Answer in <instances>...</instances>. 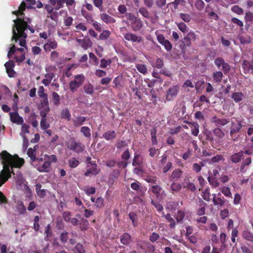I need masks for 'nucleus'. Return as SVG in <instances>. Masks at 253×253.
Masks as SVG:
<instances>
[{
  "label": "nucleus",
  "mask_w": 253,
  "mask_h": 253,
  "mask_svg": "<svg viewBox=\"0 0 253 253\" xmlns=\"http://www.w3.org/2000/svg\"><path fill=\"white\" fill-rule=\"evenodd\" d=\"M30 119L31 120V124L33 127H36L38 126V121L36 120V115L35 113H31Z\"/></svg>",
  "instance_id": "69168bd1"
},
{
  "label": "nucleus",
  "mask_w": 253,
  "mask_h": 253,
  "mask_svg": "<svg viewBox=\"0 0 253 253\" xmlns=\"http://www.w3.org/2000/svg\"><path fill=\"white\" fill-rule=\"evenodd\" d=\"M27 155L30 158L32 165L33 164H34L39 159L36 157L35 149H33L32 148H29L27 151Z\"/></svg>",
  "instance_id": "393cba45"
},
{
  "label": "nucleus",
  "mask_w": 253,
  "mask_h": 253,
  "mask_svg": "<svg viewBox=\"0 0 253 253\" xmlns=\"http://www.w3.org/2000/svg\"><path fill=\"white\" fill-rule=\"evenodd\" d=\"M202 196L205 200H206L207 201H209L210 200V197H211L210 188H207L205 189H204V191L202 192Z\"/></svg>",
  "instance_id": "864d4df0"
},
{
  "label": "nucleus",
  "mask_w": 253,
  "mask_h": 253,
  "mask_svg": "<svg viewBox=\"0 0 253 253\" xmlns=\"http://www.w3.org/2000/svg\"><path fill=\"white\" fill-rule=\"evenodd\" d=\"M120 241L124 245H128L131 242V236L127 233H124L120 237Z\"/></svg>",
  "instance_id": "a878e982"
},
{
  "label": "nucleus",
  "mask_w": 253,
  "mask_h": 253,
  "mask_svg": "<svg viewBox=\"0 0 253 253\" xmlns=\"http://www.w3.org/2000/svg\"><path fill=\"white\" fill-rule=\"evenodd\" d=\"M245 74L253 72V59L251 61L244 60L242 64Z\"/></svg>",
  "instance_id": "dca6fc26"
},
{
  "label": "nucleus",
  "mask_w": 253,
  "mask_h": 253,
  "mask_svg": "<svg viewBox=\"0 0 253 253\" xmlns=\"http://www.w3.org/2000/svg\"><path fill=\"white\" fill-rule=\"evenodd\" d=\"M242 235L245 240L253 242V233L248 230H246L243 232Z\"/></svg>",
  "instance_id": "c9c22d12"
},
{
  "label": "nucleus",
  "mask_w": 253,
  "mask_h": 253,
  "mask_svg": "<svg viewBox=\"0 0 253 253\" xmlns=\"http://www.w3.org/2000/svg\"><path fill=\"white\" fill-rule=\"evenodd\" d=\"M26 9V2L23 1L18 7V9L12 11V13L17 16V18L13 20L14 24L12 27V40H14L17 42L19 40V45L22 47H26L25 39L27 35L25 30L28 29L31 33L35 32V30L27 24V22L24 21L23 18L24 11Z\"/></svg>",
  "instance_id": "f03ea898"
},
{
  "label": "nucleus",
  "mask_w": 253,
  "mask_h": 253,
  "mask_svg": "<svg viewBox=\"0 0 253 253\" xmlns=\"http://www.w3.org/2000/svg\"><path fill=\"white\" fill-rule=\"evenodd\" d=\"M213 133L216 136L220 138H223L225 135V133L221 129V127H216L213 130Z\"/></svg>",
  "instance_id": "79ce46f5"
},
{
  "label": "nucleus",
  "mask_w": 253,
  "mask_h": 253,
  "mask_svg": "<svg viewBox=\"0 0 253 253\" xmlns=\"http://www.w3.org/2000/svg\"><path fill=\"white\" fill-rule=\"evenodd\" d=\"M143 24L142 20L138 18H136L131 22V27L133 31L136 32L139 31L142 27Z\"/></svg>",
  "instance_id": "6ab92c4d"
},
{
  "label": "nucleus",
  "mask_w": 253,
  "mask_h": 253,
  "mask_svg": "<svg viewBox=\"0 0 253 253\" xmlns=\"http://www.w3.org/2000/svg\"><path fill=\"white\" fill-rule=\"evenodd\" d=\"M242 126L241 120H237L235 118H231L230 131V136L232 137L235 134L239 132L242 128Z\"/></svg>",
  "instance_id": "0eeeda50"
},
{
  "label": "nucleus",
  "mask_w": 253,
  "mask_h": 253,
  "mask_svg": "<svg viewBox=\"0 0 253 253\" xmlns=\"http://www.w3.org/2000/svg\"><path fill=\"white\" fill-rule=\"evenodd\" d=\"M244 95L241 92H234L231 96V98L236 103H239L243 99Z\"/></svg>",
  "instance_id": "7c9ffc66"
},
{
  "label": "nucleus",
  "mask_w": 253,
  "mask_h": 253,
  "mask_svg": "<svg viewBox=\"0 0 253 253\" xmlns=\"http://www.w3.org/2000/svg\"><path fill=\"white\" fill-rule=\"evenodd\" d=\"M84 90L86 94H92L94 92V87L91 84L89 83L84 85Z\"/></svg>",
  "instance_id": "4c0bfd02"
},
{
  "label": "nucleus",
  "mask_w": 253,
  "mask_h": 253,
  "mask_svg": "<svg viewBox=\"0 0 253 253\" xmlns=\"http://www.w3.org/2000/svg\"><path fill=\"white\" fill-rule=\"evenodd\" d=\"M100 171V169L98 168L97 165L95 162H94L92 164H88L86 171L84 173V175L86 176H90L91 175H96L98 174Z\"/></svg>",
  "instance_id": "9d476101"
},
{
  "label": "nucleus",
  "mask_w": 253,
  "mask_h": 253,
  "mask_svg": "<svg viewBox=\"0 0 253 253\" xmlns=\"http://www.w3.org/2000/svg\"><path fill=\"white\" fill-rule=\"evenodd\" d=\"M111 35V32L108 30H104L99 35V39L101 40H107Z\"/></svg>",
  "instance_id": "49530a36"
},
{
  "label": "nucleus",
  "mask_w": 253,
  "mask_h": 253,
  "mask_svg": "<svg viewBox=\"0 0 253 253\" xmlns=\"http://www.w3.org/2000/svg\"><path fill=\"white\" fill-rule=\"evenodd\" d=\"M101 19L106 24L115 23L116 19L105 13H101L100 15Z\"/></svg>",
  "instance_id": "5701e85b"
},
{
  "label": "nucleus",
  "mask_w": 253,
  "mask_h": 253,
  "mask_svg": "<svg viewBox=\"0 0 253 253\" xmlns=\"http://www.w3.org/2000/svg\"><path fill=\"white\" fill-rule=\"evenodd\" d=\"M163 216H165L167 221L170 223L169 225V227L172 229H174L175 227L176 223L174 219L172 217L171 215L169 213H168L165 215L163 212Z\"/></svg>",
  "instance_id": "c85d7f7f"
},
{
  "label": "nucleus",
  "mask_w": 253,
  "mask_h": 253,
  "mask_svg": "<svg viewBox=\"0 0 253 253\" xmlns=\"http://www.w3.org/2000/svg\"><path fill=\"white\" fill-rule=\"evenodd\" d=\"M61 116L62 119L70 121L71 120V114L68 109H63L61 111Z\"/></svg>",
  "instance_id": "37998d69"
},
{
  "label": "nucleus",
  "mask_w": 253,
  "mask_h": 253,
  "mask_svg": "<svg viewBox=\"0 0 253 253\" xmlns=\"http://www.w3.org/2000/svg\"><path fill=\"white\" fill-rule=\"evenodd\" d=\"M183 173V171L179 169H176L172 172L169 179L171 181H177L181 177Z\"/></svg>",
  "instance_id": "412c9836"
},
{
  "label": "nucleus",
  "mask_w": 253,
  "mask_h": 253,
  "mask_svg": "<svg viewBox=\"0 0 253 253\" xmlns=\"http://www.w3.org/2000/svg\"><path fill=\"white\" fill-rule=\"evenodd\" d=\"M76 41L80 43L84 50H87L92 46V42L88 38H84L83 39H77Z\"/></svg>",
  "instance_id": "4468645a"
},
{
  "label": "nucleus",
  "mask_w": 253,
  "mask_h": 253,
  "mask_svg": "<svg viewBox=\"0 0 253 253\" xmlns=\"http://www.w3.org/2000/svg\"><path fill=\"white\" fill-rule=\"evenodd\" d=\"M196 35L195 33L192 31L188 32L187 35L184 37L181 42L183 46V49H186L188 47L191 46V41L196 40Z\"/></svg>",
  "instance_id": "6e6552de"
},
{
  "label": "nucleus",
  "mask_w": 253,
  "mask_h": 253,
  "mask_svg": "<svg viewBox=\"0 0 253 253\" xmlns=\"http://www.w3.org/2000/svg\"><path fill=\"white\" fill-rule=\"evenodd\" d=\"M243 158V151H240L238 153L233 154L230 157V160L232 163H237Z\"/></svg>",
  "instance_id": "bb28decb"
},
{
  "label": "nucleus",
  "mask_w": 253,
  "mask_h": 253,
  "mask_svg": "<svg viewBox=\"0 0 253 253\" xmlns=\"http://www.w3.org/2000/svg\"><path fill=\"white\" fill-rule=\"evenodd\" d=\"M179 89V87L177 85H173L168 89L167 92L166 99L168 101L172 100L176 96Z\"/></svg>",
  "instance_id": "9b49d317"
},
{
  "label": "nucleus",
  "mask_w": 253,
  "mask_h": 253,
  "mask_svg": "<svg viewBox=\"0 0 253 253\" xmlns=\"http://www.w3.org/2000/svg\"><path fill=\"white\" fill-rule=\"evenodd\" d=\"M211 7L208 5L206 8L205 11L208 13V16L210 19L217 20L219 18L218 15L212 10H210Z\"/></svg>",
  "instance_id": "c756f323"
},
{
  "label": "nucleus",
  "mask_w": 253,
  "mask_h": 253,
  "mask_svg": "<svg viewBox=\"0 0 253 253\" xmlns=\"http://www.w3.org/2000/svg\"><path fill=\"white\" fill-rule=\"evenodd\" d=\"M128 216L132 221L133 225L136 227L138 224L137 214L134 212H131L129 213Z\"/></svg>",
  "instance_id": "ea45409f"
},
{
  "label": "nucleus",
  "mask_w": 253,
  "mask_h": 253,
  "mask_svg": "<svg viewBox=\"0 0 253 253\" xmlns=\"http://www.w3.org/2000/svg\"><path fill=\"white\" fill-rule=\"evenodd\" d=\"M193 128L191 129V133L193 135L197 136L199 132V125L197 123L194 122L193 123Z\"/></svg>",
  "instance_id": "bf43d9fd"
},
{
  "label": "nucleus",
  "mask_w": 253,
  "mask_h": 253,
  "mask_svg": "<svg viewBox=\"0 0 253 253\" xmlns=\"http://www.w3.org/2000/svg\"><path fill=\"white\" fill-rule=\"evenodd\" d=\"M221 192L227 197H232V194L229 187L223 186L219 188Z\"/></svg>",
  "instance_id": "de8ad7c7"
},
{
  "label": "nucleus",
  "mask_w": 253,
  "mask_h": 253,
  "mask_svg": "<svg viewBox=\"0 0 253 253\" xmlns=\"http://www.w3.org/2000/svg\"><path fill=\"white\" fill-rule=\"evenodd\" d=\"M145 249H144L145 253H149L154 252L155 248L154 245L150 243L147 242L146 243Z\"/></svg>",
  "instance_id": "8fccbe9b"
},
{
  "label": "nucleus",
  "mask_w": 253,
  "mask_h": 253,
  "mask_svg": "<svg viewBox=\"0 0 253 253\" xmlns=\"http://www.w3.org/2000/svg\"><path fill=\"white\" fill-rule=\"evenodd\" d=\"M75 249L78 253H85V251L82 244L78 243L76 244Z\"/></svg>",
  "instance_id": "774afa93"
},
{
  "label": "nucleus",
  "mask_w": 253,
  "mask_h": 253,
  "mask_svg": "<svg viewBox=\"0 0 253 253\" xmlns=\"http://www.w3.org/2000/svg\"><path fill=\"white\" fill-rule=\"evenodd\" d=\"M44 157L47 161H49L48 162H50V164L51 163H56L57 161V157L55 155H48L45 154Z\"/></svg>",
  "instance_id": "4d7b16f0"
},
{
  "label": "nucleus",
  "mask_w": 253,
  "mask_h": 253,
  "mask_svg": "<svg viewBox=\"0 0 253 253\" xmlns=\"http://www.w3.org/2000/svg\"><path fill=\"white\" fill-rule=\"evenodd\" d=\"M208 180L210 183V184L213 188H216L219 186V182L218 181L217 179L212 176H209L208 177Z\"/></svg>",
  "instance_id": "2f4dec72"
},
{
  "label": "nucleus",
  "mask_w": 253,
  "mask_h": 253,
  "mask_svg": "<svg viewBox=\"0 0 253 253\" xmlns=\"http://www.w3.org/2000/svg\"><path fill=\"white\" fill-rule=\"evenodd\" d=\"M143 164V159L141 155L137 153H135L132 165L133 167H142Z\"/></svg>",
  "instance_id": "f3484780"
},
{
  "label": "nucleus",
  "mask_w": 253,
  "mask_h": 253,
  "mask_svg": "<svg viewBox=\"0 0 253 253\" xmlns=\"http://www.w3.org/2000/svg\"><path fill=\"white\" fill-rule=\"evenodd\" d=\"M88 120V118L86 117L80 116L73 119L72 122L73 125L75 127H78L82 126L84 124V122Z\"/></svg>",
  "instance_id": "aec40b11"
},
{
  "label": "nucleus",
  "mask_w": 253,
  "mask_h": 253,
  "mask_svg": "<svg viewBox=\"0 0 253 253\" xmlns=\"http://www.w3.org/2000/svg\"><path fill=\"white\" fill-rule=\"evenodd\" d=\"M194 5L195 8L198 11H202L204 9L205 3L202 0H197Z\"/></svg>",
  "instance_id": "f704fd0d"
},
{
  "label": "nucleus",
  "mask_w": 253,
  "mask_h": 253,
  "mask_svg": "<svg viewBox=\"0 0 253 253\" xmlns=\"http://www.w3.org/2000/svg\"><path fill=\"white\" fill-rule=\"evenodd\" d=\"M117 136V133L114 130H108L104 132L102 137L106 140L111 141L114 139Z\"/></svg>",
  "instance_id": "4be33fe9"
},
{
  "label": "nucleus",
  "mask_w": 253,
  "mask_h": 253,
  "mask_svg": "<svg viewBox=\"0 0 253 253\" xmlns=\"http://www.w3.org/2000/svg\"><path fill=\"white\" fill-rule=\"evenodd\" d=\"M44 157L39 158L33 166L40 172H49L51 169V164Z\"/></svg>",
  "instance_id": "20e7f679"
},
{
  "label": "nucleus",
  "mask_w": 253,
  "mask_h": 253,
  "mask_svg": "<svg viewBox=\"0 0 253 253\" xmlns=\"http://www.w3.org/2000/svg\"><path fill=\"white\" fill-rule=\"evenodd\" d=\"M210 122L213 124L216 127L221 128L230 122V119L229 118H220L215 115L211 118Z\"/></svg>",
  "instance_id": "1a4fd4ad"
},
{
  "label": "nucleus",
  "mask_w": 253,
  "mask_h": 253,
  "mask_svg": "<svg viewBox=\"0 0 253 253\" xmlns=\"http://www.w3.org/2000/svg\"><path fill=\"white\" fill-rule=\"evenodd\" d=\"M63 22L66 26L69 27L72 24L73 18L71 16H66Z\"/></svg>",
  "instance_id": "338daca9"
},
{
  "label": "nucleus",
  "mask_w": 253,
  "mask_h": 253,
  "mask_svg": "<svg viewBox=\"0 0 253 253\" xmlns=\"http://www.w3.org/2000/svg\"><path fill=\"white\" fill-rule=\"evenodd\" d=\"M225 159L222 155H217L215 156L212 157L210 160V164H214L218 163L220 161H224Z\"/></svg>",
  "instance_id": "a18cd8bd"
},
{
  "label": "nucleus",
  "mask_w": 253,
  "mask_h": 253,
  "mask_svg": "<svg viewBox=\"0 0 253 253\" xmlns=\"http://www.w3.org/2000/svg\"><path fill=\"white\" fill-rule=\"evenodd\" d=\"M42 185L40 184H37L36 185V191L37 195L41 198H43L46 195V190L42 189Z\"/></svg>",
  "instance_id": "473e14b6"
},
{
  "label": "nucleus",
  "mask_w": 253,
  "mask_h": 253,
  "mask_svg": "<svg viewBox=\"0 0 253 253\" xmlns=\"http://www.w3.org/2000/svg\"><path fill=\"white\" fill-rule=\"evenodd\" d=\"M177 26L178 29L183 33L188 32L189 28L184 23L180 22L178 23H177Z\"/></svg>",
  "instance_id": "603ef678"
},
{
  "label": "nucleus",
  "mask_w": 253,
  "mask_h": 253,
  "mask_svg": "<svg viewBox=\"0 0 253 253\" xmlns=\"http://www.w3.org/2000/svg\"><path fill=\"white\" fill-rule=\"evenodd\" d=\"M130 187L133 190L137 191V193L141 197L144 196L146 189L143 187L138 181L133 182L131 183Z\"/></svg>",
  "instance_id": "ddd939ff"
},
{
  "label": "nucleus",
  "mask_w": 253,
  "mask_h": 253,
  "mask_svg": "<svg viewBox=\"0 0 253 253\" xmlns=\"http://www.w3.org/2000/svg\"><path fill=\"white\" fill-rule=\"evenodd\" d=\"M0 161L3 165V169L0 174V186H2L10 177L9 167L20 168L24 163L22 158H20L17 155H11L6 151L3 150L0 153ZM8 203L7 198L0 191V205Z\"/></svg>",
  "instance_id": "f257e3e1"
},
{
  "label": "nucleus",
  "mask_w": 253,
  "mask_h": 253,
  "mask_svg": "<svg viewBox=\"0 0 253 253\" xmlns=\"http://www.w3.org/2000/svg\"><path fill=\"white\" fill-rule=\"evenodd\" d=\"M74 78V80L71 81L69 83V88L72 92L75 91L82 85L85 80V77L82 74L76 75Z\"/></svg>",
  "instance_id": "423d86ee"
},
{
  "label": "nucleus",
  "mask_w": 253,
  "mask_h": 253,
  "mask_svg": "<svg viewBox=\"0 0 253 253\" xmlns=\"http://www.w3.org/2000/svg\"><path fill=\"white\" fill-rule=\"evenodd\" d=\"M162 189V187L158 185H153L151 187L152 191L156 197H158L160 195Z\"/></svg>",
  "instance_id": "5fc2aeb1"
},
{
  "label": "nucleus",
  "mask_w": 253,
  "mask_h": 253,
  "mask_svg": "<svg viewBox=\"0 0 253 253\" xmlns=\"http://www.w3.org/2000/svg\"><path fill=\"white\" fill-rule=\"evenodd\" d=\"M9 116L10 121L17 125H22L23 124L24 120L22 117H20L17 112H10Z\"/></svg>",
  "instance_id": "2eb2a0df"
},
{
  "label": "nucleus",
  "mask_w": 253,
  "mask_h": 253,
  "mask_svg": "<svg viewBox=\"0 0 253 253\" xmlns=\"http://www.w3.org/2000/svg\"><path fill=\"white\" fill-rule=\"evenodd\" d=\"M68 164L70 168H76L79 165L80 162L75 157H73L68 160Z\"/></svg>",
  "instance_id": "58836bf2"
},
{
  "label": "nucleus",
  "mask_w": 253,
  "mask_h": 253,
  "mask_svg": "<svg viewBox=\"0 0 253 253\" xmlns=\"http://www.w3.org/2000/svg\"><path fill=\"white\" fill-rule=\"evenodd\" d=\"M58 43L55 40H48L47 42L43 45V49L46 52H49L52 49H55L57 47Z\"/></svg>",
  "instance_id": "a211bd4d"
},
{
  "label": "nucleus",
  "mask_w": 253,
  "mask_h": 253,
  "mask_svg": "<svg viewBox=\"0 0 253 253\" xmlns=\"http://www.w3.org/2000/svg\"><path fill=\"white\" fill-rule=\"evenodd\" d=\"M80 131L86 138H90L91 130L88 126H82L81 128Z\"/></svg>",
  "instance_id": "72a5a7b5"
},
{
  "label": "nucleus",
  "mask_w": 253,
  "mask_h": 253,
  "mask_svg": "<svg viewBox=\"0 0 253 253\" xmlns=\"http://www.w3.org/2000/svg\"><path fill=\"white\" fill-rule=\"evenodd\" d=\"M137 70L141 73L146 75L147 73V68L145 65L138 64L136 65Z\"/></svg>",
  "instance_id": "09e8293b"
},
{
  "label": "nucleus",
  "mask_w": 253,
  "mask_h": 253,
  "mask_svg": "<svg viewBox=\"0 0 253 253\" xmlns=\"http://www.w3.org/2000/svg\"><path fill=\"white\" fill-rule=\"evenodd\" d=\"M182 189V185L177 182H173L171 184L170 186V191L171 193L174 194L180 191Z\"/></svg>",
  "instance_id": "cd10ccee"
},
{
  "label": "nucleus",
  "mask_w": 253,
  "mask_h": 253,
  "mask_svg": "<svg viewBox=\"0 0 253 253\" xmlns=\"http://www.w3.org/2000/svg\"><path fill=\"white\" fill-rule=\"evenodd\" d=\"M88 55L90 63L94 65L97 66L99 64V61L95 55L92 52H89Z\"/></svg>",
  "instance_id": "e433bc0d"
},
{
  "label": "nucleus",
  "mask_w": 253,
  "mask_h": 253,
  "mask_svg": "<svg viewBox=\"0 0 253 253\" xmlns=\"http://www.w3.org/2000/svg\"><path fill=\"white\" fill-rule=\"evenodd\" d=\"M89 225L88 221L87 219L83 218L80 223V228L82 231L86 230L88 228Z\"/></svg>",
  "instance_id": "13d9d810"
},
{
  "label": "nucleus",
  "mask_w": 253,
  "mask_h": 253,
  "mask_svg": "<svg viewBox=\"0 0 253 253\" xmlns=\"http://www.w3.org/2000/svg\"><path fill=\"white\" fill-rule=\"evenodd\" d=\"M212 202L214 205L222 207L225 205L226 200L223 197H216L215 194H213Z\"/></svg>",
  "instance_id": "b1692460"
},
{
  "label": "nucleus",
  "mask_w": 253,
  "mask_h": 253,
  "mask_svg": "<svg viewBox=\"0 0 253 253\" xmlns=\"http://www.w3.org/2000/svg\"><path fill=\"white\" fill-rule=\"evenodd\" d=\"M139 12L144 17L150 18V13L148 10L145 7H141L139 9Z\"/></svg>",
  "instance_id": "e2e57ef3"
},
{
  "label": "nucleus",
  "mask_w": 253,
  "mask_h": 253,
  "mask_svg": "<svg viewBox=\"0 0 253 253\" xmlns=\"http://www.w3.org/2000/svg\"><path fill=\"white\" fill-rule=\"evenodd\" d=\"M60 96L56 92L53 91L52 93V98L53 104L56 105L58 106L60 104Z\"/></svg>",
  "instance_id": "c03bdc74"
},
{
  "label": "nucleus",
  "mask_w": 253,
  "mask_h": 253,
  "mask_svg": "<svg viewBox=\"0 0 253 253\" xmlns=\"http://www.w3.org/2000/svg\"><path fill=\"white\" fill-rule=\"evenodd\" d=\"M214 63L216 66L220 69L221 67V70L223 71H215L212 74V78L214 82H220L223 77V73L226 75L229 72L231 69L229 64L225 62L224 59L222 57H217L216 58Z\"/></svg>",
  "instance_id": "7ed1b4c3"
},
{
  "label": "nucleus",
  "mask_w": 253,
  "mask_h": 253,
  "mask_svg": "<svg viewBox=\"0 0 253 253\" xmlns=\"http://www.w3.org/2000/svg\"><path fill=\"white\" fill-rule=\"evenodd\" d=\"M67 148L77 153H81L84 149V145L79 142H77L73 137L71 138L67 143Z\"/></svg>",
  "instance_id": "39448f33"
},
{
  "label": "nucleus",
  "mask_w": 253,
  "mask_h": 253,
  "mask_svg": "<svg viewBox=\"0 0 253 253\" xmlns=\"http://www.w3.org/2000/svg\"><path fill=\"white\" fill-rule=\"evenodd\" d=\"M185 216V213L183 211L179 210L177 211V215L176 216V220L177 222H181Z\"/></svg>",
  "instance_id": "680f3d73"
},
{
  "label": "nucleus",
  "mask_w": 253,
  "mask_h": 253,
  "mask_svg": "<svg viewBox=\"0 0 253 253\" xmlns=\"http://www.w3.org/2000/svg\"><path fill=\"white\" fill-rule=\"evenodd\" d=\"M112 62L110 59H105L104 58L100 60V64L99 67L101 68H105L107 66L110 65Z\"/></svg>",
  "instance_id": "3c124183"
},
{
  "label": "nucleus",
  "mask_w": 253,
  "mask_h": 253,
  "mask_svg": "<svg viewBox=\"0 0 253 253\" xmlns=\"http://www.w3.org/2000/svg\"><path fill=\"white\" fill-rule=\"evenodd\" d=\"M162 45L164 46L165 49L167 51H170L172 49V44L168 40H166L162 44Z\"/></svg>",
  "instance_id": "0e129e2a"
},
{
  "label": "nucleus",
  "mask_w": 253,
  "mask_h": 253,
  "mask_svg": "<svg viewBox=\"0 0 253 253\" xmlns=\"http://www.w3.org/2000/svg\"><path fill=\"white\" fill-rule=\"evenodd\" d=\"M203 203V206L198 209L196 211V214L199 216H202L205 214L206 208L207 204L206 203Z\"/></svg>",
  "instance_id": "052dcab7"
},
{
  "label": "nucleus",
  "mask_w": 253,
  "mask_h": 253,
  "mask_svg": "<svg viewBox=\"0 0 253 253\" xmlns=\"http://www.w3.org/2000/svg\"><path fill=\"white\" fill-rule=\"evenodd\" d=\"M40 125L42 129L45 130L50 127V124L47 122L46 118H42Z\"/></svg>",
  "instance_id": "6e6d98bb"
},
{
  "label": "nucleus",
  "mask_w": 253,
  "mask_h": 253,
  "mask_svg": "<svg viewBox=\"0 0 253 253\" xmlns=\"http://www.w3.org/2000/svg\"><path fill=\"white\" fill-rule=\"evenodd\" d=\"M124 38L128 41H131L132 42H141L143 39L142 37L137 36L136 35L132 33L127 32L124 35Z\"/></svg>",
  "instance_id": "f8f14e48"
},
{
  "label": "nucleus",
  "mask_w": 253,
  "mask_h": 253,
  "mask_svg": "<svg viewBox=\"0 0 253 253\" xmlns=\"http://www.w3.org/2000/svg\"><path fill=\"white\" fill-rule=\"evenodd\" d=\"M183 187L190 190L192 192H194L196 190V187L195 184L189 181L187 182L185 181L183 183Z\"/></svg>",
  "instance_id": "a19ab883"
}]
</instances>
